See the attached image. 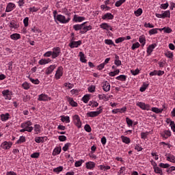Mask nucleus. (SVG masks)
Segmentation results:
<instances>
[{"mask_svg": "<svg viewBox=\"0 0 175 175\" xmlns=\"http://www.w3.org/2000/svg\"><path fill=\"white\" fill-rule=\"evenodd\" d=\"M53 18L55 22L59 21L61 24H68L70 21V14H67V18L62 14H57L56 10L53 12Z\"/></svg>", "mask_w": 175, "mask_h": 175, "instance_id": "f257e3e1", "label": "nucleus"}, {"mask_svg": "<svg viewBox=\"0 0 175 175\" xmlns=\"http://www.w3.org/2000/svg\"><path fill=\"white\" fill-rule=\"evenodd\" d=\"M21 128H24L26 130V132H32V131H33V127L32 126V122H31V120H27L23 122L21 124Z\"/></svg>", "mask_w": 175, "mask_h": 175, "instance_id": "f03ea898", "label": "nucleus"}, {"mask_svg": "<svg viewBox=\"0 0 175 175\" xmlns=\"http://www.w3.org/2000/svg\"><path fill=\"white\" fill-rule=\"evenodd\" d=\"M97 110L98 111L88 112L86 113L87 117H98V116H99V114H100L102 111H103V109H102V107H98Z\"/></svg>", "mask_w": 175, "mask_h": 175, "instance_id": "7ed1b4c3", "label": "nucleus"}, {"mask_svg": "<svg viewBox=\"0 0 175 175\" xmlns=\"http://www.w3.org/2000/svg\"><path fill=\"white\" fill-rule=\"evenodd\" d=\"M62 76H64V68L62 66H59L55 72V79L56 80H59Z\"/></svg>", "mask_w": 175, "mask_h": 175, "instance_id": "20e7f679", "label": "nucleus"}, {"mask_svg": "<svg viewBox=\"0 0 175 175\" xmlns=\"http://www.w3.org/2000/svg\"><path fill=\"white\" fill-rule=\"evenodd\" d=\"M85 24H87V22L82 23V27L81 29L80 33L84 34L86 33V32H88V31H91V29H92V25L86 26Z\"/></svg>", "mask_w": 175, "mask_h": 175, "instance_id": "39448f33", "label": "nucleus"}, {"mask_svg": "<svg viewBox=\"0 0 175 175\" xmlns=\"http://www.w3.org/2000/svg\"><path fill=\"white\" fill-rule=\"evenodd\" d=\"M136 106H138V107L142 109V110H147L148 111V110H150V109H151V107L150 106V105L146 104L143 102H137L136 103Z\"/></svg>", "mask_w": 175, "mask_h": 175, "instance_id": "423d86ee", "label": "nucleus"}, {"mask_svg": "<svg viewBox=\"0 0 175 175\" xmlns=\"http://www.w3.org/2000/svg\"><path fill=\"white\" fill-rule=\"evenodd\" d=\"M59 54H61V49L59 47L56 46L52 49V58L53 59L57 57H59Z\"/></svg>", "mask_w": 175, "mask_h": 175, "instance_id": "0eeeda50", "label": "nucleus"}, {"mask_svg": "<svg viewBox=\"0 0 175 175\" xmlns=\"http://www.w3.org/2000/svg\"><path fill=\"white\" fill-rule=\"evenodd\" d=\"M2 95L5 100H10L12 99V92L9 90H3Z\"/></svg>", "mask_w": 175, "mask_h": 175, "instance_id": "6e6552de", "label": "nucleus"}, {"mask_svg": "<svg viewBox=\"0 0 175 175\" xmlns=\"http://www.w3.org/2000/svg\"><path fill=\"white\" fill-rule=\"evenodd\" d=\"M74 124L77 126V128H81V120H80V116L79 115H75L72 116Z\"/></svg>", "mask_w": 175, "mask_h": 175, "instance_id": "1a4fd4ad", "label": "nucleus"}, {"mask_svg": "<svg viewBox=\"0 0 175 175\" xmlns=\"http://www.w3.org/2000/svg\"><path fill=\"white\" fill-rule=\"evenodd\" d=\"M12 146H13V143L12 142L7 141L3 142L1 144V147L3 150H10L12 148Z\"/></svg>", "mask_w": 175, "mask_h": 175, "instance_id": "9d476101", "label": "nucleus"}, {"mask_svg": "<svg viewBox=\"0 0 175 175\" xmlns=\"http://www.w3.org/2000/svg\"><path fill=\"white\" fill-rule=\"evenodd\" d=\"M152 166L154 173L157 174L163 175V171L161 170V167L157 165V163L153 162Z\"/></svg>", "mask_w": 175, "mask_h": 175, "instance_id": "9b49d317", "label": "nucleus"}, {"mask_svg": "<svg viewBox=\"0 0 175 175\" xmlns=\"http://www.w3.org/2000/svg\"><path fill=\"white\" fill-rule=\"evenodd\" d=\"M9 27L10 29H17L18 28L20 27V25L18 24V22L12 20L10 21L9 24Z\"/></svg>", "mask_w": 175, "mask_h": 175, "instance_id": "f8f14e48", "label": "nucleus"}, {"mask_svg": "<svg viewBox=\"0 0 175 175\" xmlns=\"http://www.w3.org/2000/svg\"><path fill=\"white\" fill-rule=\"evenodd\" d=\"M79 46H81V40L71 41L69 44V47H70V49L77 48Z\"/></svg>", "mask_w": 175, "mask_h": 175, "instance_id": "ddd939ff", "label": "nucleus"}, {"mask_svg": "<svg viewBox=\"0 0 175 175\" xmlns=\"http://www.w3.org/2000/svg\"><path fill=\"white\" fill-rule=\"evenodd\" d=\"M38 100L40 102H46V100H50V97L47 94H41L38 96Z\"/></svg>", "mask_w": 175, "mask_h": 175, "instance_id": "4468645a", "label": "nucleus"}, {"mask_svg": "<svg viewBox=\"0 0 175 175\" xmlns=\"http://www.w3.org/2000/svg\"><path fill=\"white\" fill-rule=\"evenodd\" d=\"M66 99L67 102H68L69 105H70V106H72V107H77L78 104L73 100V98L69 96H66Z\"/></svg>", "mask_w": 175, "mask_h": 175, "instance_id": "2eb2a0df", "label": "nucleus"}, {"mask_svg": "<svg viewBox=\"0 0 175 175\" xmlns=\"http://www.w3.org/2000/svg\"><path fill=\"white\" fill-rule=\"evenodd\" d=\"M55 68H57L55 64L49 66L45 70L46 75H51V73L54 72V69H55Z\"/></svg>", "mask_w": 175, "mask_h": 175, "instance_id": "dca6fc26", "label": "nucleus"}, {"mask_svg": "<svg viewBox=\"0 0 175 175\" xmlns=\"http://www.w3.org/2000/svg\"><path fill=\"white\" fill-rule=\"evenodd\" d=\"M110 83H109V81H105L103 83V91H105V92H109V91H110Z\"/></svg>", "mask_w": 175, "mask_h": 175, "instance_id": "f3484780", "label": "nucleus"}, {"mask_svg": "<svg viewBox=\"0 0 175 175\" xmlns=\"http://www.w3.org/2000/svg\"><path fill=\"white\" fill-rule=\"evenodd\" d=\"M161 137H163V139H167L168 137H170V136H172V131L169 130H165L161 133Z\"/></svg>", "mask_w": 175, "mask_h": 175, "instance_id": "a211bd4d", "label": "nucleus"}, {"mask_svg": "<svg viewBox=\"0 0 175 175\" xmlns=\"http://www.w3.org/2000/svg\"><path fill=\"white\" fill-rule=\"evenodd\" d=\"M85 167L89 170H94L95 168V163L93 161H88L85 163Z\"/></svg>", "mask_w": 175, "mask_h": 175, "instance_id": "6ab92c4d", "label": "nucleus"}, {"mask_svg": "<svg viewBox=\"0 0 175 175\" xmlns=\"http://www.w3.org/2000/svg\"><path fill=\"white\" fill-rule=\"evenodd\" d=\"M73 21L75 23H81L82 21H84L85 20V17L84 16H79L77 14H75L73 16Z\"/></svg>", "mask_w": 175, "mask_h": 175, "instance_id": "aec40b11", "label": "nucleus"}, {"mask_svg": "<svg viewBox=\"0 0 175 175\" xmlns=\"http://www.w3.org/2000/svg\"><path fill=\"white\" fill-rule=\"evenodd\" d=\"M157 47V44H152L148 46L146 50L148 55H151V53L154 51V49Z\"/></svg>", "mask_w": 175, "mask_h": 175, "instance_id": "412c9836", "label": "nucleus"}, {"mask_svg": "<svg viewBox=\"0 0 175 175\" xmlns=\"http://www.w3.org/2000/svg\"><path fill=\"white\" fill-rule=\"evenodd\" d=\"M14 8H16V4H14L13 3H9L7 5V7L5 9L6 13H9V12H12V10H13V9H14Z\"/></svg>", "mask_w": 175, "mask_h": 175, "instance_id": "4be33fe9", "label": "nucleus"}, {"mask_svg": "<svg viewBox=\"0 0 175 175\" xmlns=\"http://www.w3.org/2000/svg\"><path fill=\"white\" fill-rule=\"evenodd\" d=\"M100 27L102 28L103 29H105L106 31H113V28L111 26L109 25L107 23H103L101 25H100Z\"/></svg>", "mask_w": 175, "mask_h": 175, "instance_id": "5701e85b", "label": "nucleus"}, {"mask_svg": "<svg viewBox=\"0 0 175 175\" xmlns=\"http://www.w3.org/2000/svg\"><path fill=\"white\" fill-rule=\"evenodd\" d=\"M33 129H34L35 135H39L42 132V126L40 124H35Z\"/></svg>", "mask_w": 175, "mask_h": 175, "instance_id": "b1692460", "label": "nucleus"}, {"mask_svg": "<svg viewBox=\"0 0 175 175\" xmlns=\"http://www.w3.org/2000/svg\"><path fill=\"white\" fill-rule=\"evenodd\" d=\"M0 117H1V120L5 122L8 121L9 118H10V114L9 113H6L5 114L2 113L0 115Z\"/></svg>", "mask_w": 175, "mask_h": 175, "instance_id": "393cba45", "label": "nucleus"}, {"mask_svg": "<svg viewBox=\"0 0 175 175\" xmlns=\"http://www.w3.org/2000/svg\"><path fill=\"white\" fill-rule=\"evenodd\" d=\"M113 18H114V16L111 14V13H109V12L102 16L103 20H113Z\"/></svg>", "mask_w": 175, "mask_h": 175, "instance_id": "a878e982", "label": "nucleus"}, {"mask_svg": "<svg viewBox=\"0 0 175 175\" xmlns=\"http://www.w3.org/2000/svg\"><path fill=\"white\" fill-rule=\"evenodd\" d=\"M51 61V59H41L39 60L38 64L39 65H46L47 64H50V62Z\"/></svg>", "mask_w": 175, "mask_h": 175, "instance_id": "bb28decb", "label": "nucleus"}, {"mask_svg": "<svg viewBox=\"0 0 175 175\" xmlns=\"http://www.w3.org/2000/svg\"><path fill=\"white\" fill-rule=\"evenodd\" d=\"M98 98L100 99V100H105V101H107L109 100V99H110V96H107L106 94H98Z\"/></svg>", "mask_w": 175, "mask_h": 175, "instance_id": "cd10ccee", "label": "nucleus"}, {"mask_svg": "<svg viewBox=\"0 0 175 175\" xmlns=\"http://www.w3.org/2000/svg\"><path fill=\"white\" fill-rule=\"evenodd\" d=\"M10 38L12 40H18V39H21V35H20V33H15L10 35Z\"/></svg>", "mask_w": 175, "mask_h": 175, "instance_id": "c85d7f7f", "label": "nucleus"}, {"mask_svg": "<svg viewBox=\"0 0 175 175\" xmlns=\"http://www.w3.org/2000/svg\"><path fill=\"white\" fill-rule=\"evenodd\" d=\"M60 118L62 122H66V124L70 122V118L69 116H61Z\"/></svg>", "mask_w": 175, "mask_h": 175, "instance_id": "c756f323", "label": "nucleus"}, {"mask_svg": "<svg viewBox=\"0 0 175 175\" xmlns=\"http://www.w3.org/2000/svg\"><path fill=\"white\" fill-rule=\"evenodd\" d=\"M114 64L116 65V66H121L122 62L121 60H120V56L118 55H115Z\"/></svg>", "mask_w": 175, "mask_h": 175, "instance_id": "7c9ffc66", "label": "nucleus"}, {"mask_svg": "<svg viewBox=\"0 0 175 175\" xmlns=\"http://www.w3.org/2000/svg\"><path fill=\"white\" fill-rule=\"evenodd\" d=\"M139 42L142 46H144L146 45V36L144 35L140 36L139 37Z\"/></svg>", "mask_w": 175, "mask_h": 175, "instance_id": "2f4dec72", "label": "nucleus"}, {"mask_svg": "<svg viewBox=\"0 0 175 175\" xmlns=\"http://www.w3.org/2000/svg\"><path fill=\"white\" fill-rule=\"evenodd\" d=\"M59 154H61V148L59 147H56L54 148L52 155H53V157H55V155H59Z\"/></svg>", "mask_w": 175, "mask_h": 175, "instance_id": "473e14b6", "label": "nucleus"}, {"mask_svg": "<svg viewBox=\"0 0 175 175\" xmlns=\"http://www.w3.org/2000/svg\"><path fill=\"white\" fill-rule=\"evenodd\" d=\"M121 139L123 143H125V144H129L131 143V139L128 137H125L124 135L121 136Z\"/></svg>", "mask_w": 175, "mask_h": 175, "instance_id": "72a5a7b5", "label": "nucleus"}, {"mask_svg": "<svg viewBox=\"0 0 175 175\" xmlns=\"http://www.w3.org/2000/svg\"><path fill=\"white\" fill-rule=\"evenodd\" d=\"M167 161L169 162H172V163H175V157L172 154H168L167 156Z\"/></svg>", "mask_w": 175, "mask_h": 175, "instance_id": "f704fd0d", "label": "nucleus"}, {"mask_svg": "<svg viewBox=\"0 0 175 175\" xmlns=\"http://www.w3.org/2000/svg\"><path fill=\"white\" fill-rule=\"evenodd\" d=\"M151 111H153V113L159 114V113H162L163 111V109H159L157 107H152Z\"/></svg>", "mask_w": 175, "mask_h": 175, "instance_id": "c9c22d12", "label": "nucleus"}, {"mask_svg": "<svg viewBox=\"0 0 175 175\" xmlns=\"http://www.w3.org/2000/svg\"><path fill=\"white\" fill-rule=\"evenodd\" d=\"M125 2H126V0H118L115 3V6L116 8H120Z\"/></svg>", "mask_w": 175, "mask_h": 175, "instance_id": "e433bc0d", "label": "nucleus"}, {"mask_svg": "<svg viewBox=\"0 0 175 175\" xmlns=\"http://www.w3.org/2000/svg\"><path fill=\"white\" fill-rule=\"evenodd\" d=\"M36 143H43L44 142V137H36L35 138Z\"/></svg>", "mask_w": 175, "mask_h": 175, "instance_id": "4c0bfd02", "label": "nucleus"}, {"mask_svg": "<svg viewBox=\"0 0 175 175\" xmlns=\"http://www.w3.org/2000/svg\"><path fill=\"white\" fill-rule=\"evenodd\" d=\"M159 166L162 169H168V167H170V165H169V163H160L159 164Z\"/></svg>", "mask_w": 175, "mask_h": 175, "instance_id": "58836bf2", "label": "nucleus"}, {"mask_svg": "<svg viewBox=\"0 0 175 175\" xmlns=\"http://www.w3.org/2000/svg\"><path fill=\"white\" fill-rule=\"evenodd\" d=\"M143 14V10L142 8H139L137 10L135 11L134 14L136 17H139V16H142Z\"/></svg>", "mask_w": 175, "mask_h": 175, "instance_id": "ea45409f", "label": "nucleus"}, {"mask_svg": "<svg viewBox=\"0 0 175 175\" xmlns=\"http://www.w3.org/2000/svg\"><path fill=\"white\" fill-rule=\"evenodd\" d=\"M116 79V80H120V81H126V75H119Z\"/></svg>", "mask_w": 175, "mask_h": 175, "instance_id": "a19ab883", "label": "nucleus"}, {"mask_svg": "<svg viewBox=\"0 0 175 175\" xmlns=\"http://www.w3.org/2000/svg\"><path fill=\"white\" fill-rule=\"evenodd\" d=\"M83 23L82 24H77L73 25V28L75 31H81V27H82Z\"/></svg>", "mask_w": 175, "mask_h": 175, "instance_id": "79ce46f5", "label": "nucleus"}, {"mask_svg": "<svg viewBox=\"0 0 175 175\" xmlns=\"http://www.w3.org/2000/svg\"><path fill=\"white\" fill-rule=\"evenodd\" d=\"M164 54L167 58H172L174 57L173 52L170 51H165Z\"/></svg>", "mask_w": 175, "mask_h": 175, "instance_id": "37998d69", "label": "nucleus"}, {"mask_svg": "<svg viewBox=\"0 0 175 175\" xmlns=\"http://www.w3.org/2000/svg\"><path fill=\"white\" fill-rule=\"evenodd\" d=\"M83 163H84V160L81 159L75 163V167H80V166H81V165H83Z\"/></svg>", "mask_w": 175, "mask_h": 175, "instance_id": "c03bdc74", "label": "nucleus"}, {"mask_svg": "<svg viewBox=\"0 0 175 175\" xmlns=\"http://www.w3.org/2000/svg\"><path fill=\"white\" fill-rule=\"evenodd\" d=\"M62 170H64V167L63 166H59V167L53 169V172L55 173H57V174H58V173L62 172Z\"/></svg>", "mask_w": 175, "mask_h": 175, "instance_id": "a18cd8bd", "label": "nucleus"}, {"mask_svg": "<svg viewBox=\"0 0 175 175\" xmlns=\"http://www.w3.org/2000/svg\"><path fill=\"white\" fill-rule=\"evenodd\" d=\"M100 170H104V172H106V170H110L111 167L110 166L107 165V166H105V165H99L98 166Z\"/></svg>", "mask_w": 175, "mask_h": 175, "instance_id": "49530a36", "label": "nucleus"}, {"mask_svg": "<svg viewBox=\"0 0 175 175\" xmlns=\"http://www.w3.org/2000/svg\"><path fill=\"white\" fill-rule=\"evenodd\" d=\"M148 135H150V132H148V131L141 133V139H144V140H146V139H147V136H148Z\"/></svg>", "mask_w": 175, "mask_h": 175, "instance_id": "de8ad7c7", "label": "nucleus"}, {"mask_svg": "<svg viewBox=\"0 0 175 175\" xmlns=\"http://www.w3.org/2000/svg\"><path fill=\"white\" fill-rule=\"evenodd\" d=\"M21 143H25V137L21 136L16 142V144H21Z\"/></svg>", "mask_w": 175, "mask_h": 175, "instance_id": "09e8293b", "label": "nucleus"}, {"mask_svg": "<svg viewBox=\"0 0 175 175\" xmlns=\"http://www.w3.org/2000/svg\"><path fill=\"white\" fill-rule=\"evenodd\" d=\"M105 44H108L109 46H116V44H114V42H113L111 40H109V39H106L105 40Z\"/></svg>", "mask_w": 175, "mask_h": 175, "instance_id": "8fccbe9b", "label": "nucleus"}, {"mask_svg": "<svg viewBox=\"0 0 175 175\" xmlns=\"http://www.w3.org/2000/svg\"><path fill=\"white\" fill-rule=\"evenodd\" d=\"M148 87V84L144 83L143 85L140 88L139 91H141V92H144V91L147 90Z\"/></svg>", "mask_w": 175, "mask_h": 175, "instance_id": "3c124183", "label": "nucleus"}, {"mask_svg": "<svg viewBox=\"0 0 175 175\" xmlns=\"http://www.w3.org/2000/svg\"><path fill=\"white\" fill-rule=\"evenodd\" d=\"M82 100L84 103H88V101L90 100V95L86 94L82 98Z\"/></svg>", "mask_w": 175, "mask_h": 175, "instance_id": "603ef678", "label": "nucleus"}, {"mask_svg": "<svg viewBox=\"0 0 175 175\" xmlns=\"http://www.w3.org/2000/svg\"><path fill=\"white\" fill-rule=\"evenodd\" d=\"M140 47V44L139 42H135L131 46L132 50H136V49H139Z\"/></svg>", "mask_w": 175, "mask_h": 175, "instance_id": "864d4df0", "label": "nucleus"}, {"mask_svg": "<svg viewBox=\"0 0 175 175\" xmlns=\"http://www.w3.org/2000/svg\"><path fill=\"white\" fill-rule=\"evenodd\" d=\"M169 8V3L166 2L165 3L161 4L160 9H163V10H166V9Z\"/></svg>", "mask_w": 175, "mask_h": 175, "instance_id": "5fc2aeb1", "label": "nucleus"}, {"mask_svg": "<svg viewBox=\"0 0 175 175\" xmlns=\"http://www.w3.org/2000/svg\"><path fill=\"white\" fill-rule=\"evenodd\" d=\"M126 122L129 126H132L133 125V121L129 118H126Z\"/></svg>", "mask_w": 175, "mask_h": 175, "instance_id": "6e6d98bb", "label": "nucleus"}, {"mask_svg": "<svg viewBox=\"0 0 175 175\" xmlns=\"http://www.w3.org/2000/svg\"><path fill=\"white\" fill-rule=\"evenodd\" d=\"M155 33H158V28L151 29L149 31V35H155Z\"/></svg>", "mask_w": 175, "mask_h": 175, "instance_id": "4d7b16f0", "label": "nucleus"}, {"mask_svg": "<svg viewBox=\"0 0 175 175\" xmlns=\"http://www.w3.org/2000/svg\"><path fill=\"white\" fill-rule=\"evenodd\" d=\"M155 16L157 17V18H166L163 11H162V14H155Z\"/></svg>", "mask_w": 175, "mask_h": 175, "instance_id": "13d9d810", "label": "nucleus"}, {"mask_svg": "<svg viewBox=\"0 0 175 175\" xmlns=\"http://www.w3.org/2000/svg\"><path fill=\"white\" fill-rule=\"evenodd\" d=\"M22 87L24 90H29L30 86H29V83H28L27 82H25L22 84Z\"/></svg>", "mask_w": 175, "mask_h": 175, "instance_id": "bf43d9fd", "label": "nucleus"}, {"mask_svg": "<svg viewBox=\"0 0 175 175\" xmlns=\"http://www.w3.org/2000/svg\"><path fill=\"white\" fill-rule=\"evenodd\" d=\"M70 146H71L70 143H66V144L64 146V147H63V148H62L63 151L66 152L67 150H69V147H70Z\"/></svg>", "mask_w": 175, "mask_h": 175, "instance_id": "052dcab7", "label": "nucleus"}, {"mask_svg": "<svg viewBox=\"0 0 175 175\" xmlns=\"http://www.w3.org/2000/svg\"><path fill=\"white\" fill-rule=\"evenodd\" d=\"M124 40H125V38H124V37H120V38H117V39L115 40V42H116V44L122 43V42H124Z\"/></svg>", "mask_w": 175, "mask_h": 175, "instance_id": "680f3d73", "label": "nucleus"}, {"mask_svg": "<svg viewBox=\"0 0 175 175\" xmlns=\"http://www.w3.org/2000/svg\"><path fill=\"white\" fill-rule=\"evenodd\" d=\"M84 129L86 132H91V131H92V129H91V126H90V124H85L84 126Z\"/></svg>", "mask_w": 175, "mask_h": 175, "instance_id": "e2e57ef3", "label": "nucleus"}, {"mask_svg": "<svg viewBox=\"0 0 175 175\" xmlns=\"http://www.w3.org/2000/svg\"><path fill=\"white\" fill-rule=\"evenodd\" d=\"M31 32H33V33H40V29L36 27H33L31 29Z\"/></svg>", "mask_w": 175, "mask_h": 175, "instance_id": "0e129e2a", "label": "nucleus"}, {"mask_svg": "<svg viewBox=\"0 0 175 175\" xmlns=\"http://www.w3.org/2000/svg\"><path fill=\"white\" fill-rule=\"evenodd\" d=\"M174 170H175V167L172 166V167H169V169L167 170L166 172L168 174H170V173H172V172H174Z\"/></svg>", "mask_w": 175, "mask_h": 175, "instance_id": "69168bd1", "label": "nucleus"}, {"mask_svg": "<svg viewBox=\"0 0 175 175\" xmlns=\"http://www.w3.org/2000/svg\"><path fill=\"white\" fill-rule=\"evenodd\" d=\"M29 18L26 17V18H24V20H23V24H24L25 27H28V25H29L28 22H29Z\"/></svg>", "mask_w": 175, "mask_h": 175, "instance_id": "338daca9", "label": "nucleus"}, {"mask_svg": "<svg viewBox=\"0 0 175 175\" xmlns=\"http://www.w3.org/2000/svg\"><path fill=\"white\" fill-rule=\"evenodd\" d=\"M59 142H66V136L65 135H60L58 137Z\"/></svg>", "mask_w": 175, "mask_h": 175, "instance_id": "774afa93", "label": "nucleus"}]
</instances>
